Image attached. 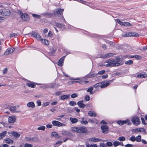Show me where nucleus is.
Here are the masks:
<instances>
[{
    "label": "nucleus",
    "instance_id": "1",
    "mask_svg": "<svg viewBox=\"0 0 147 147\" xmlns=\"http://www.w3.org/2000/svg\"><path fill=\"white\" fill-rule=\"evenodd\" d=\"M105 63H107L104 65L107 67L118 66L122 64L123 63L119 57H117L116 60L113 59H111L108 60Z\"/></svg>",
    "mask_w": 147,
    "mask_h": 147
},
{
    "label": "nucleus",
    "instance_id": "2",
    "mask_svg": "<svg viewBox=\"0 0 147 147\" xmlns=\"http://www.w3.org/2000/svg\"><path fill=\"white\" fill-rule=\"evenodd\" d=\"M71 130L73 131L79 133H85L87 131L86 128L84 127H73L71 128Z\"/></svg>",
    "mask_w": 147,
    "mask_h": 147
},
{
    "label": "nucleus",
    "instance_id": "3",
    "mask_svg": "<svg viewBox=\"0 0 147 147\" xmlns=\"http://www.w3.org/2000/svg\"><path fill=\"white\" fill-rule=\"evenodd\" d=\"M131 120L132 123L136 126L139 125L140 122V119L137 116L132 117L131 118Z\"/></svg>",
    "mask_w": 147,
    "mask_h": 147
},
{
    "label": "nucleus",
    "instance_id": "4",
    "mask_svg": "<svg viewBox=\"0 0 147 147\" xmlns=\"http://www.w3.org/2000/svg\"><path fill=\"white\" fill-rule=\"evenodd\" d=\"M10 14V11L7 9H0V15L4 16H9Z\"/></svg>",
    "mask_w": 147,
    "mask_h": 147
},
{
    "label": "nucleus",
    "instance_id": "5",
    "mask_svg": "<svg viewBox=\"0 0 147 147\" xmlns=\"http://www.w3.org/2000/svg\"><path fill=\"white\" fill-rule=\"evenodd\" d=\"M20 16L22 19L25 21H28L30 20V18L28 15L26 13H23L21 11H20Z\"/></svg>",
    "mask_w": 147,
    "mask_h": 147
},
{
    "label": "nucleus",
    "instance_id": "6",
    "mask_svg": "<svg viewBox=\"0 0 147 147\" xmlns=\"http://www.w3.org/2000/svg\"><path fill=\"white\" fill-rule=\"evenodd\" d=\"M111 80L109 81H104L100 82V87L102 88H105L108 86L110 84Z\"/></svg>",
    "mask_w": 147,
    "mask_h": 147
},
{
    "label": "nucleus",
    "instance_id": "7",
    "mask_svg": "<svg viewBox=\"0 0 147 147\" xmlns=\"http://www.w3.org/2000/svg\"><path fill=\"white\" fill-rule=\"evenodd\" d=\"M9 109L12 113H16L19 111L20 110L18 107L13 106L10 107Z\"/></svg>",
    "mask_w": 147,
    "mask_h": 147
},
{
    "label": "nucleus",
    "instance_id": "8",
    "mask_svg": "<svg viewBox=\"0 0 147 147\" xmlns=\"http://www.w3.org/2000/svg\"><path fill=\"white\" fill-rule=\"evenodd\" d=\"M52 123L53 125L57 127H60L62 126H65V125L63 124L61 122L56 121L54 120L52 121Z\"/></svg>",
    "mask_w": 147,
    "mask_h": 147
},
{
    "label": "nucleus",
    "instance_id": "9",
    "mask_svg": "<svg viewBox=\"0 0 147 147\" xmlns=\"http://www.w3.org/2000/svg\"><path fill=\"white\" fill-rule=\"evenodd\" d=\"M87 140L88 142H96L100 141L101 139L99 138H96L95 137H92L88 138Z\"/></svg>",
    "mask_w": 147,
    "mask_h": 147
},
{
    "label": "nucleus",
    "instance_id": "10",
    "mask_svg": "<svg viewBox=\"0 0 147 147\" xmlns=\"http://www.w3.org/2000/svg\"><path fill=\"white\" fill-rule=\"evenodd\" d=\"M64 9H61L60 8L56 9L54 12V14L55 15H57L59 14H61L63 12Z\"/></svg>",
    "mask_w": 147,
    "mask_h": 147
},
{
    "label": "nucleus",
    "instance_id": "11",
    "mask_svg": "<svg viewBox=\"0 0 147 147\" xmlns=\"http://www.w3.org/2000/svg\"><path fill=\"white\" fill-rule=\"evenodd\" d=\"M32 36L36 38L38 40H40L41 39V37L40 35L36 32L32 33Z\"/></svg>",
    "mask_w": 147,
    "mask_h": 147
},
{
    "label": "nucleus",
    "instance_id": "12",
    "mask_svg": "<svg viewBox=\"0 0 147 147\" xmlns=\"http://www.w3.org/2000/svg\"><path fill=\"white\" fill-rule=\"evenodd\" d=\"M16 120L15 117L13 116H10L8 118V122L9 123H13Z\"/></svg>",
    "mask_w": 147,
    "mask_h": 147
},
{
    "label": "nucleus",
    "instance_id": "13",
    "mask_svg": "<svg viewBox=\"0 0 147 147\" xmlns=\"http://www.w3.org/2000/svg\"><path fill=\"white\" fill-rule=\"evenodd\" d=\"M14 50V48H8L4 53L5 55H7L12 53Z\"/></svg>",
    "mask_w": 147,
    "mask_h": 147
},
{
    "label": "nucleus",
    "instance_id": "14",
    "mask_svg": "<svg viewBox=\"0 0 147 147\" xmlns=\"http://www.w3.org/2000/svg\"><path fill=\"white\" fill-rule=\"evenodd\" d=\"M101 128L102 132L105 134L107 133L108 130V126L105 125H103L101 126Z\"/></svg>",
    "mask_w": 147,
    "mask_h": 147
},
{
    "label": "nucleus",
    "instance_id": "15",
    "mask_svg": "<svg viewBox=\"0 0 147 147\" xmlns=\"http://www.w3.org/2000/svg\"><path fill=\"white\" fill-rule=\"evenodd\" d=\"M62 134L64 135H67L69 137H72L73 135L68 131L63 130L62 131Z\"/></svg>",
    "mask_w": 147,
    "mask_h": 147
},
{
    "label": "nucleus",
    "instance_id": "16",
    "mask_svg": "<svg viewBox=\"0 0 147 147\" xmlns=\"http://www.w3.org/2000/svg\"><path fill=\"white\" fill-rule=\"evenodd\" d=\"M27 106L28 107L33 109L35 107V105L34 103L32 102H29L27 104Z\"/></svg>",
    "mask_w": 147,
    "mask_h": 147
},
{
    "label": "nucleus",
    "instance_id": "17",
    "mask_svg": "<svg viewBox=\"0 0 147 147\" xmlns=\"http://www.w3.org/2000/svg\"><path fill=\"white\" fill-rule=\"evenodd\" d=\"M65 57V56H63L60 59L58 63V65L59 66H62L63 65V61Z\"/></svg>",
    "mask_w": 147,
    "mask_h": 147
},
{
    "label": "nucleus",
    "instance_id": "18",
    "mask_svg": "<svg viewBox=\"0 0 147 147\" xmlns=\"http://www.w3.org/2000/svg\"><path fill=\"white\" fill-rule=\"evenodd\" d=\"M11 134L12 136H13L15 138H18L20 137V134L18 133L16 131H12L11 132Z\"/></svg>",
    "mask_w": 147,
    "mask_h": 147
},
{
    "label": "nucleus",
    "instance_id": "19",
    "mask_svg": "<svg viewBox=\"0 0 147 147\" xmlns=\"http://www.w3.org/2000/svg\"><path fill=\"white\" fill-rule=\"evenodd\" d=\"M147 76V74L145 72L140 73L138 74L137 76L138 78H146Z\"/></svg>",
    "mask_w": 147,
    "mask_h": 147
},
{
    "label": "nucleus",
    "instance_id": "20",
    "mask_svg": "<svg viewBox=\"0 0 147 147\" xmlns=\"http://www.w3.org/2000/svg\"><path fill=\"white\" fill-rule=\"evenodd\" d=\"M127 36H138L139 35L137 33L135 32H130L128 33Z\"/></svg>",
    "mask_w": 147,
    "mask_h": 147
},
{
    "label": "nucleus",
    "instance_id": "21",
    "mask_svg": "<svg viewBox=\"0 0 147 147\" xmlns=\"http://www.w3.org/2000/svg\"><path fill=\"white\" fill-rule=\"evenodd\" d=\"M83 100H81L78 101L77 103V104L80 108H83L85 106V105L83 103Z\"/></svg>",
    "mask_w": 147,
    "mask_h": 147
},
{
    "label": "nucleus",
    "instance_id": "22",
    "mask_svg": "<svg viewBox=\"0 0 147 147\" xmlns=\"http://www.w3.org/2000/svg\"><path fill=\"white\" fill-rule=\"evenodd\" d=\"M114 55V54H113L112 53H107L105 54L103 56H102V58L104 59L106 58H109L110 57L113 56Z\"/></svg>",
    "mask_w": 147,
    "mask_h": 147
},
{
    "label": "nucleus",
    "instance_id": "23",
    "mask_svg": "<svg viewBox=\"0 0 147 147\" xmlns=\"http://www.w3.org/2000/svg\"><path fill=\"white\" fill-rule=\"evenodd\" d=\"M40 40L42 43L44 45H48L49 44V42L47 40L41 38V39Z\"/></svg>",
    "mask_w": 147,
    "mask_h": 147
},
{
    "label": "nucleus",
    "instance_id": "24",
    "mask_svg": "<svg viewBox=\"0 0 147 147\" xmlns=\"http://www.w3.org/2000/svg\"><path fill=\"white\" fill-rule=\"evenodd\" d=\"M70 120L71 122L73 124L75 123L78 121V120L77 118L72 117H70Z\"/></svg>",
    "mask_w": 147,
    "mask_h": 147
},
{
    "label": "nucleus",
    "instance_id": "25",
    "mask_svg": "<svg viewBox=\"0 0 147 147\" xmlns=\"http://www.w3.org/2000/svg\"><path fill=\"white\" fill-rule=\"evenodd\" d=\"M69 98H70V96L69 95H64L61 96L60 99L61 100H64L67 99Z\"/></svg>",
    "mask_w": 147,
    "mask_h": 147
},
{
    "label": "nucleus",
    "instance_id": "26",
    "mask_svg": "<svg viewBox=\"0 0 147 147\" xmlns=\"http://www.w3.org/2000/svg\"><path fill=\"white\" fill-rule=\"evenodd\" d=\"M88 115L91 116L93 117H95L96 115V114L94 111H90L88 113Z\"/></svg>",
    "mask_w": 147,
    "mask_h": 147
},
{
    "label": "nucleus",
    "instance_id": "27",
    "mask_svg": "<svg viewBox=\"0 0 147 147\" xmlns=\"http://www.w3.org/2000/svg\"><path fill=\"white\" fill-rule=\"evenodd\" d=\"M52 136L55 138H58L59 137V136L58 134L55 132H53L52 133Z\"/></svg>",
    "mask_w": 147,
    "mask_h": 147
},
{
    "label": "nucleus",
    "instance_id": "28",
    "mask_svg": "<svg viewBox=\"0 0 147 147\" xmlns=\"http://www.w3.org/2000/svg\"><path fill=\"white\" fill-rule=\"evenodd\" d=\"M5 142L6 143L10 144H12L13 142V140L10 138H7L6 139Z\"/></svg>",
    "mask_w": 147,
    "mask_h": 147
},
{
    "label": "nucleus",
    "instance_id": "29",
    "mask_svg": "<svg viewBox=\"0 0 147 147\" xmlns=\"http://www.w3.org/2000/svg\"><path fill=\"white\" fill-rule=\"evenodd\" d=\"M142 129L141 128H136L133 129L132 130V132L133 133H137L141 131Z\"/></svg>",
    "mask_w": 147,
    "mask_h": 147
},
{
    "label": "nucleus",
    "instance_id": "30",
    "mask_svg": "<svg viewBox=\"0 0 147 147\" xmlns=\"http://www.w3.org/2000/svg\"><path fill=\"white\" fill-rule=\"evenodd\" d=\"M7 133L6 131H4L1 133H0V137L2 138L5 136Z\"/></svg>",
    "mask_w": 147,
    "mask_h": 147
},
{
    "label": "nucleus",
    "instance_id": "31",
    "mask_svg": "<svg viewBox=\"0 0 147 147\" xmlns=\"http://www.w3.org/2000/svg\"><path fill=\"white\" fill-rule=\"evenodd\" d=\"M93 89V87H91L89 88L87 90V91L88 92H90V93L91 94H92L94 93L92 91V90Z\"/></svg>",
    "mask_w": 147,
    "mask_h": 147
},
{
    "label": "nucleus",
    "instance_id": "32",
    "mask_svg": "<svg viewBox=\"0 0 147 147\" xmlns=\"http://www.w3.org/2000/svg\"><path fill=\"white\" fill-rule=\"evenodd\" d=\"M117 123L120 125H123L124 124H125V120H124V121L119 120V121H118L117 122Z\"/></svg>",
    "mask_w": 147,
    "mask_h": 147
},
{
    "label": "nucleus",
    "instance_id": "33",
    "mask_svg": "<svg viewBox=\"0 0 147 147\" xmlns=\"http://www.w3.org/2000/svg\"><path fill=\"white\" fill-rule=\"evenodd\" d=\"M86 147H97V145L96 144L89 145L88 143H86Z\"/></svg>",
    "mask_w": 147,
    "mask_h": 147
},
{
    "label": "nucleus",
    "instance_id": "34",
    "mask_svg": "<svg viewBox=\"0 0 147 147\" xmlns=\"http://www.w3.org/2000/svg\"><path fill=\"white\" fill-rule=\"evenodd\" d=\"M27 85L29 87H31V88H35L36 87V85L34 84L33 83H28L27 84Z\"/></svg>",
    "mask_w": 147,
    "mask_h": 147
},
{
    "label": "nucleus",
    "instance_id": "35",
    "mask_svg": "<svg viewBox=\"0 0 147 147\" xmlns=\"http://www.w3.org/2000/svg\"><path fill=\"white\" fill-rule=\"evenodd\" d=\"M45 129V127L44 126H41L37 128V129L38 130H41L44 131Z\"/></svg>",
    "mask_w": 147,
    "mask_h": 147
},
{
    "label": "nucleus",
    "instance_id": "36",
    "mask_svg": "<svg viewBox=\"0 0 147 147\" xmlns=\"http://www.w3.org/2000/svg\"><path fill=\"white\" fill-rule=\"evenodd\" d=\"M69 104L71 106H74L76 105V103L75 101H71L69 102Z\"/></svg>",
    "mask_w": 147,
    "mask_h": 147
},
{
    "label": "nucleus",
    "instance_id": "37",
    "mask_svg": "<svg viewBox=\"0 0 147 147\" xmlns=\"http://www.w3.org/2000/svg\"><path fill=\"white\" fill-rule=\"evenodd\" d=\"M117 140L121 141H123L125 140V138L123 136H121L119 137Z\"/></svg>",
    "mask_w": 147,
    "mask_h": 147
},
{
    "label": "nucleus",
    "instance_id": "38",
    "mask_svg": "<svg viewBox=\"0 0 147 147\" xmlns=\"http://www.w3.org/2000/svg\"><path fill=\"white\" fill-rule=\"evenodd\" d=\"M141 136L140 135H138L136 138V140L137 142H140L141 140Z\"/></svg>",
    "mask_w": 147,
    "mask_h": 147
},
{
    "label": "nucleus",
    "instance_id": "39",
    "mask_svg": "<svg viewBox=\"0 0 147 147\" xmlns=\"http://www.w3.org/2000/svg\"><path fill=\"white\" fill-rule=\"evenodd\" d=\"M131 24L128 22H124L123 25L124 26H131Z\"/></svg>",
    "mask_w": 147,
    "mask_h": 147
},
{
    "label": "nucleus",
    "instance_id": "40",
    "mask_svg": "<svg viewBox=\"0 0 147 147\" xmlns=\"http://www.w3.org/2000/svg\"><path fill=\"white\" fill-rule=\"evenodd\" d=\"M133 63V61L131 60H129L127 61H126L125 62V63L127 65H130L132 64Z\"/></svg>",
    "mask_w": 147,
    "mask_h": 147
},
{
    "label": "nucleus",
    "instance_id": "41",
    "mask_svg": "<svg viewBox=\"0 0 147 147\" xmlns=\"http://www.w3.org/2000/svg\"><path fill=\"white\" fill-rule=\"evenodd\" d=\"M32 15L33 17L38 19H40L41 17V16L40 15L35 14H32Z\"/></svg>",
    "mask_w": 147,
    "mask_h": 147
},
{
    "label": "nucleus",
    "instance_id": "42",
    "mask_svg": "<svg viewBox=\"0 0 147 147\" xmlns=\"http://www.w3.org/2000/svg\"><path fill=\"white\" fill-rule=\"evenodd\" d=\"M38 140V138L37 137H34L31 138V141L33 142H36Z\"/></svg>",
    "mask_w": 147,
    "mask_h": 147
},
{
    "label": "nucleus",
    "instance_id": "43",
    "mask_svg": "<svg viewBox=\"0 0 147 147\" xmlns=\"http://www.w3.org/2000/svg\"><path fill=\"white\" fill-rule=\"evenodd\" d=\"M125 123H127V125H130L131 124V123L130 121V120L129 119H127L125 120Z\"/></svg>",
    "mask_w": 147,
    "mask_h": 147
},
{
    "label": "nucleus",
    "instance_id": "44",
    "mask_svg": "<svg viewBox=\"0 0 147 147\" xmlns=\"http://www.w3.org/2000/svg\"><path fill=\"white\" fill-rule=\"evenodd\" d=\"M105 73V70H102L99 71L97 73L98 75H103Z\"/></svg>",
    "mask_w": 147,
    "mask_h": 147
},
{
    "label": "nucleus",
    "instance_id": "45",
    "mask_svg": "<svg viewBox=\"0 0 147 147\" xmlns=\"http://www.w3.org/2000/svg\"><path fill=\"white\" fill-rule=\"evenodd\" d=\"M119 142L118 141H115L113 142V145L115 147H116L119 145Z\"/></svg>",
    "mask_w": 147,
    "mask_h": 147
},
{
    "label": "nucleus",
    "instance_id": "46",
    "mask_svg": "<svg viewBox=\"0 0 147 147\" xmlns=\"http://www.w3.org/2000/svg\"><path fill=\"white\" fill-rule=\"evenodd\" d=\"M106 147L107 146L110 147L112 146L113 145L112 143L111 142H108L106 143Z\"/></svg>",
    "mask_w": 147,
    "mask_h": 147
},
{
    "label": "nucleus",
    "instance_id": "47",
    "mask_svg": "<svg viewBox=\"0 0 147 147\" xmlns=\"http://www.w3.org/2000/svg\"><path fill=\"white\" fill-rule=\"evenodd\" d=\"M131 141L134 142L136 141V137L134 136H132L129 139Z\"/></svg>",
    "mask_w": 147,
    "mask_h": 147
},
{
    "label": "nucleus",
    "instance_id": "48",
    "mask_svg": "<svg viewBox=\"0 0 147 147\" xmlns=\"http://www.w3.org/2000/svg\"><path fill=\"white\" fill-rule=\"evenodd\" d=\"M32 147V145L31 144L26 143L24 144V147Z\"/></svg>",
    "mask_w": 147,
    "mask_h": 147
},
{
    "label": "nucleus",
    "instance_id": "49",
    "mask_svg": "<svg viewBox=\"0 0 147 147\" xmlns=\"http://www.w3.org/2000/svg\"><path fill=\"white\" fill-rule=\"evenodd\" d=\"M90 97L88 95H86L85 97V100L86 101H88L90 100Z\"/></svg>",
    "mask_w": 147,
    "mask_h": 147
},
{
    "label": "nucleus",
    "instance_id": "50",
    "mask_svg": "<svg viewBox=\"0 0 147 147\" xmlns=\"http://www.w3.org/2000/svg\"><path fill=\"white\" fill-rule=\"evenodd\" d=\"M80 123L81 124H84V125H86L88 124V121H84V120H82L80 121Z\"/></svg>",
    "mask_w": 147,
    "mask_h": 147
},
{
    "label": "nucleus",
    "instance_id": "51",
    "mask_svg": "<svg viewBox=\"0 0 147 147\" xmlns=\"http://www.w3.org/2000/svg\"><path fill=\"white\" fill-rule=\"evenodd\" d=\"M54 87V85L52 84H51L49 85H47V88H53Z\"/></svg>",
    "mask_w": 147,
    "mask_h": 147
},
{
    "label": "nucleus",
    "instance_id": "52",
    "mask_svg": "<svg viewBox=\"0 0 147 147\" xmlns=\"http://www.w3.org/2000/svg\"><path fill=\"white\" fill-rule=\"evenodd\" d=\"M78 96L77 94H73L71 95V98H75Z\"/></svg>",
    "mask_w": 147,
    "mask_h": 147
},
{
    "label": "nucleus",
    "instance_id": "53",
    "mask_svg": "<svg viewBox=\"0 0 147 147\" xmlns=\"http://www.w3.org/2000/svg\"><path fill=\"white\" fill-rule=\"evenodd\" d=\"M117 22L120 25H123L124 22L120 21L119 20H117Z\"/></svg>",
    "mask_w": 147,
    "mask_h": 147
},
{
    "label": "nucleus",
    "instance_id": "54",
    "mask_svg": "<svg viewBox=\"0 0 147 147\" xmlns=\"http://www.w3.org/2000/svg\"><path fill=\"white\" fill-rule=\"evenodd\" d=\"M134 58L138 60H140L141 59V57L138 55H135Z\"/></svg>",
    "mask_w": 147,
    "mask_h": 147
},
{
    "label": "nucleus",
    "instance_id": "55",
    "mask_svg": "<svg viewBox=\"0 0 147 147\" xmlns=\"http://www.w3.org/2000/svg\"><path fill=\"white\" fill-rule=\"evenodd\" d=\"M25 140L27 141H31V138L28 137H26L25 138Z\"/></svg>",
    "mask_w": 147,
    "mask_h": 147
},
{
    "label": "nucleus",
    "instance_id": "56",
    "mask_svg": "<svg viewBox=\"0 0 147 147\" xmlns=\"http://www.w3.org/2000/svg\"><path fill=\"white\" fill-rule=\"evenodd\" d=\"M6 19L3 17L0 16V22H2L3 21L5 20Z\"/></svg>",
    "mask_w": 147,
    "mask_h": 147
},
{
    "label": "nucleus",
    "instance_id": "57",
    "mask_svg": "<svg viewBox=\"0 0 147 147\" xmlns=\"http://www.w3.org/2000/svg\"><path fill=\"white\" fill-rule=\"evenodd\" d=\"M70 79L71 80H79L80 79V78H70Z\"/></svg>",
    "mask_w": 147,
    "mask_h": 147
},
{
    "label": "nucleus",
    "instance_id": "58",
    "mask_svg": "<svg viewBox=\"0 0 147 147\" xmlns=\"http://www.w3.org/2000/svg\"><path fill=\"white\" fill-rule=\"evenodd\" d=\"M108 77V75L107 74L101 76V78L102 79H106V78H107Z\"/></svg>",
    "mask_w": 147,
    "mask_h": 147
},
{
    "label": "nucleus",
    "instance_id": "59",
    "mask_svg": "<svg viewBox=\"0 0 147 147\" xmlns=\"http://www.w3.org/2000/svg\"><path fill=\"white\" fill-rule=\"evenodd\" d=\"M49 102H45L44 103H43L42 104V106L43 107H46L48 105H49Z\"/></svg>",
    "mask_w": 147,
    "mask_h": 147
},
{
    "label": "nucleus",
    "instance_id": "60",
    "mask_svg": "<svg viewBox=\"0 0 147 147\" xmlns=\"http://www.w3.org/2000/svg\"><path fill=\"white\" fill-rule=\"evenodd\" d=\"M36 104L38 106H40L41 105V102L40 100H38L36 101Z\"/></svg>",
    "mask_w": 147,
    "mask_h": 147
},
{
    "label": "nucleus",
    "instance_id": "61",
    "mask_svg": "<svg viewBox=\"0 0 147 147\" xmlns=\"http://www.w3.org/2000/svg\"><path fill=\"white\" fill-rule=\"evenodd\" d=\"M100 82L97 83V84L94 85V87L95 88H96L98 86H100Z\"/></svg>",
    "mask_w": 147,
    "mask_h": 147
},
{
    "label": "nucleus",
    "instance_id": "62",
    "mask_svg": "<svg viewBox=\"0 0 147 147\" xmlns=\"http://www.w3.org/2000/svg\"><path fill=\"white\" fill-rule=\"evenodd\" d=\"M100 147H106V145L104 143H101L100 145Z\"/></svg>",
    "mask_w": 147,
    "mask_h": 147
},
{
    "label": "nucleus",
    "instance_id": "63",
    "mask_svg": "<svg viewBox=\"0 0 147 147\" xmlns=\"http://www.w3.org/2000/svg\"><path fill=\"white\" fill-rule=\"evenodd\" d=\"M17 36V35L16 34L13 33V34H11L10 35V37H16V36Z\"/></svg>",
    "mask_w": 147,
    "mask_h": 147
},
{
    "label": "nucleus",
    "instance_id": "64",
    "mask_svg": "<svg viewBox=\"0 0 147 147\" xmlns=\"http://www.w3.org/2000/svg\"><path fill=\"white\" fill-rule=\"evenodd\" d=\"M53 36V34L52 32L51 31H49L48 34V37H51Z\"/></svg>",
    "mask_w": 147,
    "mask_h": 147
}]
</instances>
